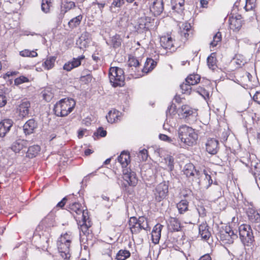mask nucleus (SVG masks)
I'll return each mask as SVG.
<instances>
[{"mask_svg": "<svg viewBox=\"0 0 260 260\" xmlns=\"http://www.w3.org/2000/svg\"><path fill=\"white\" fill-rule=\"evenodd\" d=\"M122 39L120 35L116 34L111 38L110 44L114 48H119L121 46Z\"/></svg>", "mask_w": 260, "mask_h": 260, "instance_id": "f704fd0d", "label": "nucleus"}, {"mask_svg": "<svg viewBox=\"0 0 260 260\" xmlns=\"http://www.w3.org/2000/svg\"><path fill=\"white\" fill-rule=\"evenodd\" d=\"M204 174L205 175L206 179L208 180L209 184H211L212 183V180L210 175H208L205 170L204 171Z\"/></svg>", "mask_w": 260, "mask_h": 260, "instance_id": "338daca9", "label": "nucleus"}, {"mask_svg": "<svg viewBox=\"0 0 260 260\" xmlns=\"http://www.w3.org/2000/svg\"><path fill=\"white\" fill-rule=\"evenodd\" d=\"M248 219L252 222H259L260 221V215L254 209L249 208L247 211Z\"/></svg>", "mask_w": 260, "mask_h": 260, "instance_id": "a878e982", "label": "nucleus"}, {"mask_svg": "<svg viewBox=\"0 0 260 260\" xmlns=\"http://www.w3.org/2000/svg\"><path fill=\"white\" fill-rule=\"evenodd\" d=\"M191 25L188 22L183 23L181 26V35L184 37L185 40H187L189 35L192 34L191 29Z\"/></svg>", "mask_w": 260, "mask_h": 260, "instance_id": "cd10ccee", "label": "nucleus"}, {"mask_svg": "<svg viewBox=\"0 0 260 260\" xmlns=\"http://www.w3.org/2000/svg\"><path fill=\"white\" fill-rule=\"evenodd\" d=\"M123 178L129 185L135 186L138 183V179L135 172L127 168L123 170Z\"/></svg>", "mask_w": 260, "mask_h": 260, "instance_id": "2eb2a0df", "label": "nucleus"}, {"mask_svg": "<svg viewBox=\"0 0 260 260\" xmlns=\"http://www.w3.org/2000/svg\"><path fill=\"white\" fill-rule=\"evenodd\" d=\"M168 193V185L165 182H161L157 185L154 191L155 200L158 202L165 199Z\"/></svg>", "mask_w": 260, "mask_h": 260, "instance_id": "f8f14e48", "label": "nucleus"}, {"mask_svg": "<svg viewBox=\"0 0 260 260\" xmlns=\"http://www.w3.org/2000/svg\"><path fill=\"white\" fill-rule=\"evenodd\" d=\"M162 228L163 225L159 223L154 226L151 233L152 240L153 243L155 244L158 243Z\"/></svg>", "mask_w": 260, "mask_h": 260, "instance_id": "aec40b11", "label": "nucleus"}, {"mask_svg": "<svg viewBox=\"0 0 260 260\" xmlns=\"http://www.w3.org/2000/svg\"><path fill=\"white\" fill-rule=\"evenodd\" d=\"M170 229L174 231H179L181 229V225L179 221L175 218H171L170 220L169 225Z\"/></svg>", "mask_w": 260, "mask_h": 260, "instance_id": "4c0bfd02", "label": "nucleus"}, {"mask_svg": "<svg viewBox=\"0 0 260 260\" xmlns=\"http://www.w3.org/2000/svg\"><path fill=\"white\" fill-rule=\"evenodd\" d=\"M27 141L24 140H19L13 143L11 149L15 153H18L24 147H26L27 144Z\"/></svg>", "mask_w": 260, "mask_h": 260, "instance_id": "bb28decb", "label": "nucleus"}, {"mask_svg": "<svg viewBox=\"0 0 260 260\" xmlns=\"http://www.w3.org/2000/svg\"><path fill=\"white\" fill-rule=\"evenodd\" d=\"M196 91L197 92L202 95L205 99H206V98H209V93L205 88L201 87H199L196 88Z\"/></svg>", "mask_w": 260, "mask_h": 260, "instance_id": "3c124183", "label": "nucleus"}, {"mask_svg": "<svg viewBox=\"0 0 260 260\" xmlns=\"http://www.w3.org/2000/svg\"><path fill=\"white\" fill-rule=\"evenodd\" d=\"M128 224L132 234H138L142 230L147 231L149 229L147 220L143 216L139 217L138 219L136 217H131Z\"/></svg>", "mask_w": 260, "mask_h": 260, "instance_id": "39448f33", "label": "nucleus"}, {"mask_svg": "<svg viewBox=\"0 0 260 260\" xmlns=\"http://www.w3.org/2000/svg\"><path fill=\"white\" fill-rule=\"evenodd\" d=\"M160 43L161 46L166 49H171L174 47V40L169 35L161 37L160 38Z\"/></svg>", "mask_w": 260, "mask_h": 260, "instance_id": "412c9836", "label": "nucleus"}, {"mask_svg": "<svg viewBox=\"0 0 260 260\" xmlns=\"http://www.w3.org/2000/svg\"><path fill=\"white\" fill-rule=\"evenodd\" d=\"M72 196L70 195L65 197L63 198L61 201H60L56 205L57 208H62L67 203L68 201L72 200Z\"/></svg>", "mask_w": 260, "mask_h": 260, "instance_id": "603ef678", "label": "nucleus"}, {"mask_svg": "<svg viewBox=\"0 0 260 260\" xmlns=\"http://www.w3.org/2000/svg\"><path fill=\"white\" fill-rule=\"evenodd\" d=\"M248 155L249 160L246 165L250 167L251 172L255 178L260 179V162H258L254 155L252 156L250 154Z\"/></svg>", "mask_w": 260, "mask_h": 260, "instance_id": "9b49d317", "label": "nucleus"}, {"mask_svg": "<svg viewBox=\"0 0 260 260\" xmlns=\"http://www.w3.org/2000/svg\"><path fill=\"white\" fill-rule=\"evenodd\" d=\"M159 138L161 140H162V141H165V142H167L170 143H173L174 145H175V144H174V142H174L173 139H171L170 137H168L166 135L160 134L159 135ZM176 145L177 144H176Z\"/></svg>", "mask_w": 260, "mask_h": 260, "instance_id": "5fc2aeb1", "label": "nucleus"}, {"mask_svg": "<svg viewBox=\"0 0 260 260\" xmlns=\"http://www.w3.org/2000/svg\"><path fill=\"white\" fill-rule=\"evenodd\" d=\"M201 79V77L198 74H191L189 75L185 79V82L190 84L191 85H194L198 84Z\"/></svg>", "mask_w": 260, "mask_h": 260, "instance_id": "c9c22d12", "label": "nucleus"}, {"mask_svg": "<svg viewBox=\"0 0 260 260\" xmlns=\"http://www.w3.org/2000/svg\"><path fill=\"white\" fill-rule=\"evenodd\" d=\"M157 62L152 58H148L144 64V67L142 69L143 73H148L151 71L156 66Z\"/></svg>", "mask_w": 260, "mask_h": 260, "instance_id": "7c9ffc66", "label": "nucleus"}, {"mask_svg": "<svg viewBox=\"0 0 260 260\" xmlns=\"http://www.w3.org/2000/svg\"><path fill=\"white\" fill-rule=\"evenodd\" d=\"M183 173L187 177L192 181L199 180L201 176V172L197 171L194 165L190 163L185 165Z\"/></svg>", "mask_w": 260, "mask_h": 260, "instance_id": "9d476101", "label": "nucleus"}, {"mask_svg": "<svg viewBox=\"0 0 260 260\" xmlns=\"http://www.w3.org/2000/svg\"><path fill=\"white\" fill-rule=\"evenodd\" d=\"M37 127V124L34 119L28 120L23 125V131L26 135L34 132Z\"/></svg>", "mask_w": 260, "mask_h": 260, "instance_id": "4be33fe9", "label": "nucleus"}, {"mask_svg": "<svg viewBox=\"0 0 260 260\" xmlns=\"http://www.w3.org/2000/svg\"><path fill=\"white\" fill-rule=\"evenodd\" d=\"M117 159L122 168H126L131 161L129 154L127 152H122L118 157Z\"/></svg>", "mask_w": 260, "mask_h": 260, "instance_id": "c756f323", "label": "nucleus"}, {"mask_svg": "<svg viewBox=\"0 0 260 260\" xmlns=\"http://www.w3.org/2000/svg\"><path fill=\"white\" fill-rule=\"evenodd\" d=\"M56 57L50 56L48 57L43 64V66L46 70H50L54 67Z\"/></svg>", "mask_w": 260, "mask_h": 260, "instance_id": "58836bf2", "label": "nucleus"}, {"mask_svg": "<svg viewBox=\"0 0 260 260\" xmlns=\"http://www.w3.org/2000/svg\"><path fill=\"white\" fill-rule=\"evenodd\" d=\"M83 16L80 14L77 16L72 18L68 22V26L70 28L74 29L78 26L82 20Z\"/></svg>", "mask_w": 260, "mask_h": 260, "instance_id": "72a5a7b5", "label": "nucleus"}, {"mask_svg": "<svg viewBox=\"0 0 260 260\" xmlns=\"http://www.w3.org/2000/svg\"><path fill=\"white\" fill-rule=\"evenodd\" d=\"M237 238V234L231 230L230 226L226 227L225 231L221 232L220 234V240L224 244H232Z\"/></svg>", "mask_w": 260, "mask_h": 260, "instance_id": "1a4fd4ad", "label": "nucleus"}, {"mask_svg": "<svg viewBox=\"0 0 260 260\" xmlns=\"http://www.w3.org/2000/svg\"><path fill=\"white\" fill-rule=\"evenodd\" d=\"M139 156L143 161L146 160L148 156L147 150L145 149L141 150L139 152Z\"/></svg>", "mask_w": 260, "mask_h": 260, "instance_id": "13d9d810", "label": "nucleus"}, {"mask_svg": "<svg viewBox=\"0 0 260 260\" xmlns=\"http://www.w3.org/2000/svg\"><path fill=\"white\" fill-rule=\"evenodd\" d=\"M69 211L74 216L77 221L80 222V218H86L87 211L84 210L82 205L78 202L71 203L68 206Z\"/></svg>", "mask_w": 260, "mask_h": 260, "instance_id": "0eeeda50", "label": "nucleus"}, {"mask_svg": "<svg viewBox=\"0 0 260 260\" xmlns=\"http://www.w3.org/2000/svg\"><path fill=\"white\" fill-rule=\"evenodd\" d=\"M181 114L184 118H187L191 116H196L197 114V111L192 109L189 106L183 105L181 108Z\"/></svg>", "mask_w": 260, "mask_h": 260, "instance_id": "393cba45", "label": "nucleus"}, {"mask_svg": "<svg viewBox=\"0 0 260 260\" xmlns=\"http://www.w3.org/2000/svg\"><path fill=\"white\" fill-rule=\"evenodd\" d=\"M42 96L46 101L50 102L53 97V93L50 88H46L42 91Z\"/></svg>", "mask_w": 260, "mask_h": 260, "instance_id": "a19ab883", "label": "nucleus"}, {"mask_svg": "<svg viewBox=\"0 0 260 260\" xmlns=\"http://www.w3.org/2000/svg\"><path fill=\"white\" fill-rule=\"evenodd\" d=\"M199 260H211V258L209 254H205L202 256Z\"/></svg>", "mask_w": 260, "mask_h": 260, "instance_id": "774afa93", "label": "nucleus"}, {"mask_svg": "<svg viewBox=\"0 0 260 260\" xmlns=\"http://www.w3.org/2000/svg\"><path fill=\"white\" fill-rule=\"evenodd\" d=\"M96 134L97 135H99L102 137H104L107 135L106 131L104 130L102 127H100L97 130L96 132L94 133V135Z\"/></svg>", "mask_w": 260, "mask_h": 260, "instance_id": "052dcab7", "label": "nucleus"}, {"mask_svg": "<svg viewBox=\"0 0 260 260\" xmlns=\"http://www.w3.org/2000/svg\"><path fill=\"white\" fill-rule=\"evenodd\" d=\"M128 66L130 67H137L139 65V62L138 60L134 56H131L129 57L128 60Z\"/></svg>", "mask_w": 260, "mask_h": 260, "instance_id": "864d4df0", "label": "nucleus"}, {"mask_svg": "<svg viewBox=\"0 0 260 260\" xmlns=\"http://www.w3.org/2000/svg\"><path fill=\"white\" fill-rule=\"evenodd\" d=\"M40 151V147L39 145L30 146L26 152V156L29 158L36 157Z\"/></svg>", "mask_w": 260, "mask_h": 260, "instance_id": "473e14b6", "label": "nucleus"}, {"mask_svg": "<svg viewBox=\"0 0 260 260\" xmlns=\"http://www.w3.org/2000/svg\"><path fill=\"white\" fill-rule=\"evenodd\" d=\"M30 107V104L27 100L22 101L18 106L16 112L20 119H23L28 115Z\"/></svg>", "mask_w": 260, "mask_h": 260, "instance_id": "4468645a", "label": "nucleus"}, {"mask_svg": "<svg viewBox=\"0 0 260 260\" xmlns=\"http://www.w3.org/2000/svg\"><path fill=\"white\" fill-rule=\"evenodd\" d=\"M86 216V217L85 218H80V222L79 221H77L78 222V224L80 225L81 231L84 234H85L87 233L88 228L91 226L90 221L89 220V216L88 215Z\"/></svg>", "mask_w": 260, "mask_h": 260, "instance_id": "c85d7f7f", "label": "nucleus"}, {"mask_svg": "<svg viewBox=\"0 0 260 260\" xmlns=\"http://www.w3.org/2000/svg\"><path fill=\"white\" fill-rule=\"evenodd\" d=\"M177 207L180 214H183L188 210V202L185 200H182L177 204Z\"/></svg>", "mask_w": 260, "mask_h": 260, "instance_id": "e433bc0d", "label": "nucleus"}, {"mask_svg": "<svg viewBox=\"0 0 260 260\" xmlns=\"http://www.w3.org/2000/svg\"><path fill=\"white\" fill-rule=\"evenodd\" d=\"M121 113L118 111L114 109L109 112L106 118L108 122L113 123L120 120Z\"/></svg>", "mask_w": 260, "mask_h": 260, "instance_id": "b1692460", "label": "nucleus"}, {"mask_svg": "<svg viewBox=\"0 0 260 260\" xmlns=\"http://www.w3.org/2000/svg\"><path fill=\"white\" fill-rule=\"evenodd\" d=\"M131 256V253L126 250H120L116 255L117 260H125Z\"/></svg>", "mask_w": 260, "mask_h": 260, "instance_id": "ea45409f", "label": "nucleus"}, {"mask_svg": "<svg viewBox=\"0 0 260 260\" xmlns=\"http://www.w3.org/2000/svg\"><path fill=\"white\" fill-rule=\"evenodd\" d=\"M76 102L72 99L65 98L62 99L54 106L55 114L57 116H66L73 111Z\"/></svg>", "mask_w": 260, "mask_h": 260, "instance_id": "f03ea898", "label": "nucleus"}, {"mask_svg": "<svg viewBox=\"0 0 260 260\" xmlns=\"http://www.w3.org/2000/svg\"><path fill=\"white\" fill-rule=\"evenodd\" d=\"M84 58L85 56L83 55L79 56L77 58H73L72 60L69 61L64 64L63 67V70L69 72L74 68L78 67L81 65V61Z\"/></svg>", "mask_w": 260, "mask_h": 260, "instance_id": "dca6fc26", "label": "nucleus"}, {"mask_svg": "<svg viewBox=\"0 0 260 260\" xmlns=\"http://www.w3.org/2000/svg\"><path fill=\"white\" fill-rule=\"evenodd\" d=\"M240 238L245 246H251L254 241V237L250 226L247 224H242L239 226Z\"/></svg>", "mask_w": 260, "mask_h": 260, "instance_id": "423d86ee", "label": "nucleus"}, {"mask_svg": "<svg viewBox=\"0 0 260 260\" xmlns=\"http://www.w3.org/2000/svg\"><path fill=\"white\" fill-rule=\"evenodd\" d=\"M222 36L220 32H217L213 37V41L210 43V46H216L221 41Z\"/></svg>", "mask_w": 260, "mask_h": 260, "instance_id": "49530a36", "label": "nucleus"}, {"mask_svg": "<svg viewBox=\"0 0 260 260\" xmlns=\"http://www.w3.org/2000/svg\"><path fill=\"white\" fill-rule=\"evenodd\" d=\"M43 223L46 224L48 227L54 226L55 225V221L53 218L50 216L46 217L43 220Z\"/></svg>", "mask_w": 260, "mask_h": 260, "instance_id": "8fccbe9b", "label": "nucleus"}, {"mask_svg": "<svg viewBox=\"0 0 260 260\" xmlns=\"http://www.w3.org/2000/svg\"><path fill=\"white\" fill-rule=\"evenodd\" d=\"M178 143L176 146L186 148L197 143L198 135L194 129L186 125L181 126L178 129Z\"/></svg>", "mask_w": 260, "mask_h": 260, "instance_id": "f257e3e1", "label": "nucleus"}, {"mask_svg": "<svg viewBox=\"0 0 260 260\" xmlns=\"http://www.w3.org/2000/svg\"><path fill=\"white\" fill-rule=\"evenodd\" d=\"M110 81L114 87L122 86L124 84L125 77L123 70L118 67H111L109 70Z\"/></svg>", "mask_w": 260, "mask_h": 260, "instance_id": "20e7f679", "label": "nucleus"}, {"mask_svg": "<svg viewBox=\"0 0 260 260\" xmlns=\"http://www.w3.org/2000/svg\"><path fill=\"white\" fill-rule=\"evenodd\" d=\"M206 151L211 154H215L219 150V142L217 140L211 138L206 143Z\"/></svg>", "mask_w": 260, "mask_h": 260, "instance_id": "f3484780", "label": "nucleus"}, {"mask_svg": "<svg viewBox=\"0 0 260 260\" xmlns=\"http://www.w3.org/2000/svg\"><path fill=\"white\" fill-rule=\"evenodd\" d=\"M7 100L5 95L0 94V107H3L6 105Z\"/></svg>", "mask_w": 260, "mask_h": 260, "instance_id": "680f3d73", "label": "nucleus"}, {"mask_svg": "<svg viewBox=\"0 0 260 260\" xmlns=\"http://www.w3.org/2000/svg\"><path fill=\"white\" fill-rule=\"evenodd\" d=\"M253 100L257 103L260 104V91H257L253 96Z\"/></svg>", "mask_w": 260, "mask_h": 260, "instance_id": "0e129e2a", "label": "nucleus"}, {"mask_svg": "<svg viewBox=\"0 0 260 260\" xmlns=\"http://www.w3.org/2000/svg\"><path fill=\"white\" fill-rule=\"evenodd\" d=\"M81 79L83 81H85L86 83H88L89 82H90L92 80V76L88 74L86 76H84L81 77Z\"/></svg>", "mask_w": 260, "mask_h": 260, "instance_id": "e2e57ef3", "label": "nucleus"}, {"mask_svg": "<svg viewBox=\"0 0 260 260\" xmlns=\"http://www.w3.org/2000/svg\"><path fill=\"white\" fill-rule=\"evenodd\" d=\"M111 246L109 243H105L102 247V251L103 254H107L111 255Z\"/></svg>", "mask_w": 260, "mask_h": 260, "instance_id": "de8ad7c7", "label": "nucleus"}, {"mask_svg": "<svg viewBox=\"0 0 260 260\" xmlns=\"http://www.w3.org/2000/svg\"><path fill=\"white\" fill-rule=\"evenodd\" d=\"M150 10L155 15H160L164 10V3L162 0H156L153 2V5L151 7Z\"/></svg>", "mask_w": 260, "mask_h": 260, "instance_id": "5701e85b", "label": "nucleus"}, {"mask_svg": "<svg viewBox=\"0 0 260 260\" xmlns=\"http://www.w3.org/2000/svg\"><path fill=\"white\" fill-rule=\"evenodd\" d=\"M75 7V2L69 0H62L60 4V14L64 15L66 13Z\"/></svg>", "mask_w": 260, "mask_h": 260, "instance_id": "6ab92c4d", "label": "nucleus"}, {"mask_svg": "<svg viewBox=\"0 0 260 260\" xmlns=\"http://www.w3.org/2000/svg\"><path fill=\"white\" fill-rule=\"evenodd\" d=\"M199 233L203 239L207 240L209 238L211 234L209 231L208 226L206 223H203L200 224L199 228Z\"/></svg>", "mask_w": 260, "mask_h": 260, "instance_id": "2f4dec72", "label": "nucleus"}, {"mask_svg": "<svg viewBox=\"0 0 260 260\" xmlns=\"http://www.w3.org/2000/svg\"><path fill=\"white\" fill-rule=\"evenodd\" d=\"M242 17L240 15L230 16L229 18V27L234 31L240 30L243 25Z\"/></svg>", "mask_w": 260, "mask_h": 260, "instance_id": "ddd939ff", "label": "nucleus"}, {"mask_svg": "<svg viewBox=\"0 0 260 260\" xmlns=\"http://www.w3.org/2000/svg\"><path fill=\"white\" fill-rule=\"evenodd\" d=\"M124 4V0H113L111 8L113 7H117V8H120L121 6H122Z\"/></svg>", "mask_w": 260, "mask_h": 260, "instance_id": "4d7b16f0", "label": "nucleus"}, {"mask_svg": "<svg viewBox=\"0 0 260 260\" xmlns=\"http://www.w3.org/2000/svg\"><path fill=\"white\" fill-rule=\"evenodd\" d=\"M197 210L200 216L205 217L206 216L207 211L203 206H199Z\"/></svg>", "mask_w": 260, "mask_h": 260, "instance_id": "bf43d9fd", "label": "nucleus"}, {"mask_svg": "<svg viewBox=\"0 0 260 260\" xmlns=\"http://www.w3.org/2000/svg\"><path fill=\"white\" fill-rule=\"evenodd\" d=\"M51 6V0H42L41 10L43 12L45 13H49Z\"/></svg>", "mask_w": 260, "mask_h": 260, "instance_id": "37998d69", "label": "nucleus"}, {"mask_svg": "<svg viewBox=\"0 0 260 260\" xmlns=\"http://www.w3.org/2000/svg\"><path fill=\"white\" fill-rule=\"evenodd\" d=\"M166 161L170 170L172 171L174 168V158L171 156H168L166 158Z\"/></svg>", "mask_w": 260, "mask_h": 260, "instance_id": "6e6d98bb", "label": "nucleus"}, {"mask_svg": "<svg viewBox=\"0 0 260 260\" xmlns=\"http://www.w3.org/2000/svg\"><path fill=\"white\" fill-rule=\"evenodd\" d=\"M28 81L29 79L28 78L24 76H21L14 80V84L18 86L22 83L28 82Z\"/></svg>", "mask_w": 260, "mask_h": 260, "instance_id": "09e8293b", "label": "nucleus"}, {"mask_svg": "<svg viewBox=\"0 0 260 260\" xmlns=\"http://www.w3.org/2000/svg\"><path fill=\"white\" fill-rule=\"evenodd\" d=\"M182 93L190 94L192 91L191 85L188 83H183L180 86Z\"/></svg>", "mask_w": 260, "mask_h": 260, "instance_id": "a18cd8bd", "label": "nucleus"}, {"mask_svg": "<svg viewBox=\"0 0 260 260\" xmlns=\"http://www.w3.org/2000/svg\"><path fill=\"white\" fill-rule=\"evenodd\" d=\"M185 0H172V3L176 4V6L179 5L180 7H182L184 4Z\"/></svg>", "mask_w": 260, "mask_h": 260, "instance_id": "69168bd1", "label": "nucleus"}, {"mask_svg": "<svg viewBox=\"0 0 260 260\" xmlns=\"http://www.w3.org/2000/svg\"><path fill=\"white\" fill-rule=\"evenodd\" d=\"M207 63L209 68L214 70L216 67V58L215 54L212 53L207 58Z\"/></svg>", "mask_w": 260, "mask_h": 260, "instance_id": "79ce46f5", "label": "nucleus"}, {"mask_svg": "<svg viewBox=\"0 0 260 260\" xmlns=\"http://www.w3.org/2000/svg\"><path fill=\"white\" fill-rule=\"evenodd\" d=\"M138 29L140 31H147L156 29L157 26V21L150 17H142L138 21Z\"/></svg>", "mask_w": 260, "mask_h": 260, "instance_id": "6e6552de", "label": "nucleus"}, {"mask_svg": "<svg viewBox=\"0 0 260 260\" xmlns=\"http://www.w3.org/2000/svg\"><path fill=\"white\" fill-rule=\"evenodd\" d=\"M73 237L67 233L61 235L57 242V246L60 256L65 260H68L70 256V246Z\"/></svg>", "mask_w": 260, "mask_h": 260, "instance_id": "7ed1b4c3", "label": "nucleus"}, {"mask_svg": "<svg viewBox=\"0 0 260 260\" xmlns=\"http://www.w3.org/2000/svg\"><path fill=\"white\" fill-rule=\"evenodd\" d=\"M12 125L13 121L9 119H4L0 122V137H4L9 132Z\"/></svg>", "mask_w": 260, "mask_h": 260, "instance_id": "a211bd4d", "label": "nucleus"}, {"mask_svg": "<svg viewBox=\"0 0 260 260\" xmlns=\"http://www.w3.org/2000/svg\"><path fill=\"white\" fill-rule=\"evenodd\" d=\"M20 55L22 57H35L38 56V53L35 51L24 49L19 52Z\"/></svg>", "mask_w": 260, "mask_h": 260, "instance_id": "c03bdc74", "label": "nucleus"}]
</instances>
